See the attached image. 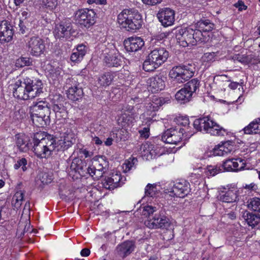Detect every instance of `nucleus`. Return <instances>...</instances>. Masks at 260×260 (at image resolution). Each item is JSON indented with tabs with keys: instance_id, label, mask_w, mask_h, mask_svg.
I'll list each match as a JSON object with an SVG mask.
<instances>
[{
	"instance_id": "obj_15",
	"label": "nucleus",
	"mask_w": 260,
	"mask_h": 260,
	"mask_svg": "<svg viewBox=\"0 0 260 260\" xmlns=\"http://www.w3.org/2000/svg\"><path fill=\"white\" fill-rule=\"evenodd\" d=\"M175 15L174 10L169 8H165L158 11L157 17L162 26L169 27L174 24Z\"/></svg>"
},
{
	"instance_id": "obj_35",
	"label": "nucleus",
	"mask_w": 260,
	"mask_h": 260,
	"mask_svg": "<svg viewBox=\"0 0 260 260\" xmlns=\"http://www.w3.org/2000/svg\"><path fill=\"white\" fill-rule=\"evenodd\" d=\"M228 159H226L223 160V164L221 166V169L219 168L218 169L216 166H208L207 168L206 174L208 176L213 177L222 171H227L228 169L225 167V165Z\"/></svg>"
},
{
	"instance_id": "obj_61",
	"label": "nucleus",
	"mask_w": 260,
	"mask_h": 260,
	"mask_svg": "<svg viewBox=\"0 0 260 260\" xmlns=\"http://www.w3.org/2000/svg\"><path fill=\"white\" fill-rule=\"evenodd\" d=\"M26 22H24L22 21V20H20V23L19 24L20 27V31L21 34H24L27 32L28 29L25 26V23Z\"/></svg>"
},
{
	"instance_id": "obj_26",
	"label": "nucleus",
	"mask_w": 260,
	"mask_h": 260,
	"mask_svg": "<svg viewBox=\"0 0 260 260\" xmlns=\"http://www.w3.org/2000/svg\"><path fill=\"white\" fill-rule=\"evenodd\" d=\"M196 29L202 32L203 34H207L212 31L215 27L214 24L209 20L202 19L197 22L196 24Z\"/></svg>"
},
{
	"instance_id": "obj_4",
	"label": "nucleus",
	"mask_w": 260,
	"mask_h": 260,
	"mask_svg": "<svg viewBox=\"0 0 260 260\" xmlns=\"http://www.w3.org/2000/svg\"><path fill=\"white\" fill-rule=\"evenodd\" d=\"M169 52L163 47H157L152 49L143 64V68L146 72H152L158 68L167 60Z\"/></svg>"
},
{
	"instance_id": "obj_47",
	"label": "nucleus",
	"mask_w": 260,
	"mask_h": 260,
	"mask_svg": "<svg viewBox=\"0 0 260 260\" xmlns=\"http://www.w3.org/2000/svg\"><path fill=\"white\" fill-rule=\"evenodd\" d=\"M51 107L52 109H55L56 107L63 106V98L59 94H56L53 96L51 99Z\"/></svg>"
},
{
	"instance_id": "obj_5",
	"label": "nucleus",
	"mask_w": 260,
	"mask_h": 260,
	"mask_svg": "<svg viewBox=\"0 0 260 260\" xmlns=\"http://www.w3.org/2000/svg\"><path fill=\"white\" fill-rule=\"evenodd\" d=\"M50 111L43 101L34 103L30 107V116L33 123L38 127H44L50 123Z\"/></svg>"
},
{
	"instance_id": "obj_38",
	"label": "nucleus",
	"mask_w": 260,
	"mask_h": 260,
	"mask_svg": "<svg viewBox=\"0 0 260 260\" xmlns=\"http://www.w3.org/2000/svg\"><path fill=\"white\" fill-rule=\"evenodd\" d=\"M227 141L221 142L213 149V153L215 156H224L228 153V147L226 146Z\"/></svg>"
},
{
	"instance_id": "obj_23",
	"label": "nucleus",
	"mask_w": 260,
	"mask_h": 260,
	"mask_svg": "<svg viewBox=\"0 0 260 260\" xmlns=\"http://www.w3.org/2000/svg\"><path fill=\"white\" fill-rule=\"evenodd\" d=\"M135 245L132 241H126L119 244L116 247L118 254L124 258L130 254L135 249Z\"/></svg>"
},
{
	"instance_id": "obj_10",
	"label": "nucleus",
	"mask_w": 260,
	"mask_h": 260,
	"mask_svg": "<svg viewBox=\"0 0 260 260\" xmlns=\"http://www.w3.org/2000/svg\"><path fill=\"white\" fill-rule=\"evenodd\" d=\"M95 15V12L91 9H81L75 13V20L80 25L89 27L94 23Z\"/></svg>"
},
{
	"instance_id": "obj_54",
	"label": "nucleus",
	"mask_w": 260,
	"mask_h": 260,
	"mask_svg": "<svg viewBox=\"0 0 260 260\" xmlns=\"http://www.w3.org/2000/svg\"><path fill=\"white\" fill-rule=\"evenodd\" d=\"M83 57L82 55H80L79 53H77L74 49L73 50V52L71 55L70 59L73 62L78 63L80 62Z\"/></svg>"
},
{
	"instance_id": "obj_7",
	"label": "nucleus",
	"mask_w": 260,
	"mask_h": 260,
	"mask_svg": "<svg viewBox=\"0 0 260 260\" xmlns=\"http://www.w3.org/2000/svg\"><path fill=\"white\" fill-rule=\"evenodd\" d=\"M194 72V64L188 63L173 67L169 72V76L173 82L183 83L191 78Z\"/></svg>"
},
{
	"instance_id": "obj_39",
	"label": "nucleus",
	"mask_w": 260,
	"mask_h": 260,
	"mask_svg": "<svg viewBox=\"0 0 260 260\" xmlns=\"http://www.w3.org/2000/svg\"><path fill=\"white\" fill-rule=\"evenodd\" d=\"M52 110L55 113L56 120H64L67 117L68 113L64 105L60 107L58 106Z\"/></svg>"
},
{
	"instance_id": "obj_36",
	"label": "nucleus",
	"mask_w": 260,
	"mask_h": 260,
	"mask_svg": "<svg viewBox=\"0 0 260 260\" xmlns=\"http://www.w3.org/2000/svg\"><path fill=\"white\" fill-rule=\"evenodd\" d=\"M115 73L108 72L106 73L99 78V82L101 85L107 86L111 84L115 77Z\"/></svg>"
},
{
	"instance_id": "obj_44",
	"label": "nucleus",
	"mask_w": 260,
	"mask_h": 260,
	"mask_svg": "<svg viewBox=\"0 0 260 260\" xmlns=\"http://www.w3.org/2000/svg\"><path fill=\"white\" fill-rule=\"evenodd\" d=\"M38 178L44 185L50 183L53 180V176L51 173H40L38 175Z\"/></svg>"
},
{
	"instance_id": "obj_13",
	"label": "nucleus",
	"mask_w": 260,
	"mask_h": 260,
	"mask_svg": "<svg viewBox=\"0 0 260 260\" xmlns=\"http://www.w3.org/2000/svg\"><path fill=\"white\" fill-rule=\"evenodd\" d=\"M187 132L183 128H171L167 129L161 136V140L166 143L177 144L183 138H185Z\"/></svg>"
},
{
	"instance_id": "obj_31",
	"label": "nucleus",
	"mask_w": 260,
	"mask_h": 260,
	"mask_svg": "<svg viewBox=\"0 0 260 260\" xmlns=\"http://www.w3.org/2000/svg\"><path fill=\"white\" fill-rule=\"evenodd\" d=\"M165 102V99L163 98L154 96L152 101L146 106V108L150 111H155L158 110V108L164 105Z\"/></svg>"
},
{
	"instance_id": "obj_49",
	"label": "nucleus",
	"mask_w": 260,
	"mask_h": 260,
	"mask_svg": "<svg viewBox=\"0 0 260 260\" xmlns=\"http://www.w3.org/2000/svg\"><path fill=\"white\" fill-rule=\"evenodd\" d=\"M157 191L156 184H148L145 189V193L146 196L152 197Z\"/></svg>"
},
{
	"instance_id": "obj_33",
	"label": "nucleus",
	"mask_w": 260,
	"mask_h": 260,
	"mask_svg": "<svg viewBox=\"0 0 260 260\" xmlns=\"http://www.w3.org/2000/svg\"><path fill=\"white\" fill-rule=\"evenodd\" d=\"M200 81L197 79H193L186 83L184 86L185 89L189 92L192 96L196 93V91L200 87Z\"/></svg>"
},
{
	"instance_id": "obj_3",
	"label": "nucleus",
	"mask_w": 260,
	"mask_h": 260,
	"mask_svg": "<svg viewBox=\"0 0 260 260\" xmlns=\"http://www.w3.org/2000/svg\"><path fill=\"white\" fill-rule=\"evenodd\" d=\"M33 143L35 154L42 158L49 157L56 148V141L50 135L41 138L40 135L36 134L33 139Z\"/></svg>"
},
{
	"instance_id": "obj_21",
	"label": "nucleus",
	"mask_w": 260,
	"mask_h": 260,
	"mask_svg": "<svg viewBox=\"0 0 260 260\" xmlns=\"http://www.w3.org/2000/svg\"><path fill=\"white\" fill-rule=\"evenodd\" d=\"M165 77L155 76L148 79L147 85L149 90L152 92H156L164 89L165 87Z\"/></svg>"
},
{
	"instance_id": "obj_34",
	"label": "nucleus",
	"mask_w": 260,
	"mask_h": 260,
	"mask_svg": "<svg viewBox=\"0 0 260 260\" xmlns=\"http://www.w3.org/2000/svg\"><path fill=\"white\" fill-rule=\"evenodd\" d=\"M74 139H69L68 137H65L63 139L58 140L56 143V151L67 149L74 144Z\"/></svg>"
},
{
	"instance_id": "obj_52",
	"label": "nucleus",
	"mask_w": 260,
	"mask_h": 260,
	"mask_svg": "<svg viewBox=\"0 0 260 260\" xmlns=\"http://www.w3.org/2000/svg\"><path fill=\"white\" fill-rule=\"evenodd\" d=\"M27 164V160L25 158H22L18 160L17 162L14 165V168L18 169L21 167L23 171H25L27 169L26 165Z\"/></svg>"
},
{
	"instance_id": "obj_37",
	"label": "nucleus",
	"mask_w": 260,
	"mask_h": 260,
	"mask_svg": "<svg viewBox=\"0 0 260 260\" xmlns=\"http://www.w3.org/2000/svg\"><path fill=\"white\" fill-rule=\"evenodd\" d=\"M192 96L184 87L179 90L175 94L176 99L183 103L189 102Z\"/></svg>"
},
{
	"instance_id": "obj_27",
	"label": "nucleus",
	"mask_w": 260,
	"mask_h": 260,
	"mask_svg": "<svg viewBox=\"0 0 260 260\" xmlns=\"http://www.w3.org/2000/svg\"><path fill=\"white\" fill-rule=\"evenodd\" d=\"M248 225L254 228L260 223V215L250 213L247 211L243 212L242 215Z\"/></svg>"
},
{
	"instance_id": "obj_9",
	"label": "nucleus",
	"mask_w": 260,
	"mask_h": 260,
	"mask_svg": "<svg viewBox=\"0 0 260 260\" xmlns=\"http://www.w3.org/2000/svg\"><path fill=\"white\" fill-rule=\"evenodd\" d=\"M25 44L27 51L32 56H40L45 51V42L39 36L29 37L25 41Z\"/></svg>"
},
{
	"instance_id": "obj_8",
	"label": "nucleus",
	"mask_w": 260,
	"mask_h": 260,
	"mask_svg": "<svg viewBox=\"0 0 260 260\" xmlns=\"http://www.w3.org/2000/svg\"><path fill=\"white\" fill-rule=\"evenodd\" d=\"M171 188L165 189L164 192L171 197L184 198L190 192V184L185 180L177 181L172 185L170 184Z\"/></svg>"
},
{
	"instance_id": "obj_59",
	"label": "nucleus",
	"mask_w": 260,
	"mask_h": 260,
	"mask_svg": "<svg viewBox=\"0 0 260 260\" xmlns=\"http://www.w3.org/2000/svg\"><path fill=\"white\" fill-rule=\"evenodd\" d=\"M234 6L238 8V10L240 11H242L243 10H245L247 8V7L245 5L244 2L242 1H239L237 3H235Z\"/></svg>"
},
{
	"instance_id": "obj_28",
	"label": "nucleus",
	"mask_w": 260,
	"mask_h": 260,
	"mask_svg": "<svg viewBox=\"0 0 260 260\" xmlns=\"http://www.w3.org/2000/svg\"><path fill=\"white\" fill-rule=\"evenodd\" d=\"M67 87L68 88V87ZM67 94L70 100L76 101L82 98L83 92L82 88L78 87L75 84L73 86L68 87Z\"/></svg>"
},
{
	"instance_id": "obj_14",
	"label": "nucleus",
	"mask_w": 260,
	"mask_h": 260,
	"mask_svg": "<svg viewBox=\"0 0 260 260\" xmlns=\"http://www.w3.org/2000/svg\"><path fill=\"white\" fill-rule=\"evenodd\" d=\"M108 166V162L103 159L94 160L92 165L87 168V171L94 179L99 180L107 171Z\"/></svg>"
},
{
	"instance_id": "obj_17",
	"label": "nucleus",
	"mask_w": 260,
	"mask_h": 260,
	"mask_svg": "<svg viewBox=\"0 0 260 260\" xmlns=\"http://www.w3.org/2000/svg\"><path fill=\"white\" fill-rule=\"evenodd\" d=\"M104 55V62L109 67H118L122 65L123 58L117 50L105 51Z\"/></svg>"
},
{
	"instance_id": "obj_40",
	"label": "nucleus",
	"mask_w": 260,
	"mask_h": 260,
	"mask_svg": "<svg viewBox=\"0 0 260 260\" xmlns=\"http://www.w3.org/2000/svg\"><path fill=\"white\" fill-rule=\"evenodd\" d=\"M24 192L22 190L17 191L13 197L12 205L16 208H20L22 204Z\"/></svg>"
},
{
	"instance_id": "obj_11",
	"label": "nucleus",
	"mask_w": 260,
	"mask_h": 260,
	"mask_svg": "<svg viewBox=\"0 0 260 260\" xmlns=\"http://www.w3.org/2000/svg\"><path fill=\"white\" fill-rule=\"evenodd\" d=\"M144 224L151 229L168 230L171 225L169 218L161 214H155L152 218H148L145 221Z\"/></svg>"
},
{
	"instance_id": "obj_19",
	"label": "nucleus",
	"mask_w": 260,
	"mask_h": 260,
	"mask_svg": "<svg viewBox=\"0 0 260 260\" xmlns=\"http://www.w3.org/2000/svg\"><path fill=\"white\" fill-rule=\"evenodd\" d=\"M124 45L128 52H137L144 45V41L140 37H131L124 41Z\"/></svg>"
},
{
	"instance_id": "obj_43",
	"label": "nucleus",
	"mask_w": 260,
	"mask_h": 260,
	"mask_svg": "<svg viewBox=\"0 0 260 260\" xmlns=\"http://www.w3.org/2000/svg\"><path fill=\"white\" fill-rule=\"evenodd\" d=\"M157 210V208L156 207L150 205L145 206L140 209V212L142 215L148 217V218H151L150 215Z\"/></svg>"
},
{
	"instance_id": "obj_12",
	"label": "nucleus",
	"mask_w": 260,
	"mask_h": 260,
	"mask_svg": "<svg viewBox=\"0 0 260 260\" xmlns=\"http://www.w3.org/2000/svg\"><path fill=\"white\" fill-rule=\"evenodd\" d=\"M121 112L117 119L118 125L124 127L132 125L137 116L134 107L127 104L125 105L121 109Z\"/></svg>"
},
{
	"instance_id": "obj_63",
	"label": "nucleus",
	"mask_w": 260,
	"mask_h": 260,
	"mask_svg": "<svg viewBox=\"0 0 260 260\" xmlns=\"http://www.w3.org/2000/svg\"><path fill=\"white\" fill-rule=\"evenodd\" d=\"M218 199L224 203H228V196L224 191H222L218 196Z\"/></svg>"
},
{
	"instance_id": "obj_55",
	"label": "nucleus",
	"mask_w": 260,
	"mask_h": 260,
	"mask_svg": "<svg viewBox=\"0 0 260 260\" xmlns=\"http://www.w3.org/2000/svg\"><path fill=\"white\" fill-rule=\"evenodd\" d=\"M74 50L83 57L87 52V47L84 44H82L78 45Z\"/></svg>"
},
{
	"instance_id": "obj_24",
	"label": "nucleus",
	"mask_w": 260,
	"mask_h": 260,
	"mask_svg": "<svg viewBox=\"0 0 260 260\" xmlns=\"http://www.w3.org/2000/svg\"><path fill=\"white\" fill-rule=\"evenodd\" d=\"M86 166L84 165V162L80 159L75 158L73 160L70 166L71 171L69 173L71 175H73L74 176L75 174H78L80 176H83L85 170H87Z\"/></svg>"
},
{
	"instance_id": "obj_16",
	"label": "nucleus",
	"mask_w": 260,
	"mask_h": 260,
	"mask_svg": "<svg viewBox=\"0 0 260 260\" xmlns=\"http://www.w3.org/2000/svg\"><path fill=\"white\" fill-rule=\"evenodd\" d=\"M209 40V36L207 34H203L197 29L189 27V35L185 41L187 47L194 46L197 43H205Z\"/></svg>"
},
{
	"instance_id": "obj_25",
	"label": "nucleus",
	"mask_w": 260,
	"mask_h": 260,
	"mask_svg": "<svg viewBox=\"0 0 260 260\" xmlns=\"http://www.w3.org/2000/svg\"><path fill=\"white\" fill-rule=\"evenodd\" d=\"M29 139L24 134H17L15 136L16 145L20 151L27 152L29 149Z\"/></svg>"
},
{
	"instance_id": "obj_60",
	"label": "nucleus",
	"mask_w": 260,
	"mask_h": 260,
	"mask_svg": "<svg viewBox=\"0 0 260 260\" xmlns=\"http://www.w3.org/2000/svg\"><path fill=\"white\" fill-rule=\"evenodd\" d=\"M146 5L154 6L161 2L162 0H141Z\"/></svg>"
},
{
	"instance_id": "obj_45",
	"label": "nucleus",
	"mask_w": 260,
	"mask_h": 260,
	"mask_svg": "<svg viewBox=\"0 0 260 260\" xmlns=\"http://www.w3.org/2000/svg\"><path fill=\"white\" fill-rule=\"evenodd\" d=\"M247 206L249 209L260 212V199L258 198L251 199Z\"/></svg>"
},
{
	"instance_id": "obj_29",
	"label": "nucleus",
	"mask_w": 260,
	"mask_h": 260,
	"mask_svg": "<svg viewBox=\"0 0 260 260\" xmlns=\"http://www.w3.org/2000/svg\"><path fill=\"white\" fill-rule=\"evenodd\" d=\"M189 35V27L180 28L176 33V38L180 46L183 47H187L185 41Z\"/></svg>"
},
{
	"instance_id": "obj_18",
	"label": "nucleus",
	"mask_w": 260,
	"mask_h": 260,
	"mask_svg": "<svg viewBox=\"0 0 260 260\" xmlns=\"http://www.w3.org/2000/svg\"><path fill=\"white\" fill-rule=\"evenodd\" d=\"M14 35L13 26L7 20L0 21V43L10 42Z\"/></svg>"
},
{
	"instance_id": "obj_30",
	"label": "nucleus",
	"mask_w": 260,
	"mask_h": 260,
	"mask_svg": "<svg viewBox=\"0 0 260 260\" xmlns=\"http://www.w3.org/2000/svg\"><path fill=\"white\" fill-rule=\"evenodd\" d=\"M244 167V163L241 158H229V172H237Z\"/></svg>"
},
{
	"instance_id": "obj_41",
	"label": "nucleus",
	"mask_w": 260,
	"mask_h": 260,
	"mask_svg": "<svg viewBox=\"0 0 260 260\" xmlns=\"http://www.w3.org/2000/svg\"><path fill=\"white\" fill-rule=\"evenodd\" d=\"M244 63L249 64L250 65H257L260 63V57L259 55L256 54H250L244 56Z\"/></svg>"
},
{
	"instance_id": "obj_48",
	"label": "nucleus",
	"mask_w": 260,
	"mask_h": 260,
	"mask_svg": "<svg viewBox=\"0 0 260 260\" xmlns=\"http://www.w3.org/2000/svg\"><path fill=\"white\" fill-rule=\"evenodd\" d=\"M203 62L209 63V65L216 59V53L208 52L204 53L201 58Z\"/></svg>"
},
{
	"instance_id": "obj_2",
	"label": "nucleus",
	"mask_w": 260,
	"mask_h": 260,
	"mask_svg": "<svg viewBox=\"0 0 260 260\" xmlns=\"http://www.w3.org/2000/svg\"><path fill=\"white\" fill-rule=\"evenodd\" d=\"M117 23L121 28L127 31H135L142 24L141 14L133 9H124L117 16Z\"/></svg>"
},
{
	"instance_id": "obj_57",
	"label": "nucleus",
	"mask_w": 260,
	"mask_h": 260,
	"mask_svg": "<svg viewBox=\"0 0 260 260\" xmlns=\"http://www.w3.org/2000/svg\"><path fill=\"white\" fill-rule=\"evenodd\" d=\"M149 127H145L139 131L141 137L147 139L149 136Z\"/></svg>"
},
{
	"instance_id": "obj_46",
	"label": "nucleus",
	"mask_w": 260,
	"mask_h": 260,
	"mask_svg": "<svg viewBox=\"0 0 260 260\" xmlns=\"http://www.w3.org/2000/svg\"><path fill=\"white\" fill-rule=\"evenodd\" d=\"M137 161L135 158H129L125 161L122 166L124 172L126 173L135 167V164Z\"/></svg>"
},
{
	"instance_id": "obj_53",
	"label": "nucleus",
	"mask_w": 260,
	"mask_h": 260,
	"mask_svg": "<svg viewBox=\"0 0 260 260\" xmlns=\"http://www.w3.org/2000/svg\"><path fill=\"white\" fill-rule=\"evenodd\" d=\"M229 203H235L238 199L237 190L236 189L233 190L229 189Z\"/></svg>"
},
{
	"instance_id": "obj_22",
	"label": "nucleus",
	"mask_w": 260,
	"mask_h": 260,
	"mask_svg": "<svg viewBox=\"0 0 260 260\" xmlns=\"http://www.w3.org/2000/svg\"><path fill=\"white\" fill-rule=\"evenodd\" d=\"M122 183L121 174L117 173L112 174L110 177L105 178L103 182V185L105 188L111 190L120 186Z\"/></svg>"
},
{
	"instance_id": "obj_56",
	"label": "nucleus",
	"mask_w": 260,
	"mask_h": 260,
	"mask_svg": "<svg viewBox=\"0 0 260 260\" xmlns=\"http://www.w3.org/2000/svg\"><path fill=\"white\" fill-rule=\"evenodd\" d=\"M18 61L21 62V66H29L32 64V60L29 57H21Z\"/></svg>"
},
{
	"instance_id": "obj_50",
	"label": "nucleus",
	"mask_w": 260,
	"mask_h": 260,
	"mask_svg": "<svg viewBox=\"0 0 260 260\" xmlns=\"http://www.w3.org/2000/svg\"><path fill=\"white\" fill-rule=\"evenodd\" d=\"M116 137L117 141H125L128 138V133L125 129H120L116 132Z\"/></svg>"
},
{
	"instance_id": "obj_1",
	"label": "nucleus",
	"mask_w": 260,
	"mask_h": 260,
	"mask_svg": "<svg viewBox=\"0 0 260 260\" xmlns=\"http://www.w3.org/2000/svg\"><path fill=\"white\" fill-rule=\"evenodd\" d=\"M13 95L16 98L27 100L39 96L43 93V84L40 79H23L17 80L10 85Z\"/></svg>"
},
{
	"instance_id": "obj_20",
	"label": "nucleus",
	"mask_w": 260,
	"mask_h": 260,
	"mask_svg": "<svg viewBox=\"0 0 260 260\" xmlns=\"http://www.w3.org/2000/svg\"><path fill=\"white\" fill-rule=\"evenodd\" d=\"M72 24L71 23H61L55 25L54 34L56 38H69L71 34Z\"/></svg>"
},
{
	"instance_id": "obj_62",
	"label": "nucleus",
	"mask_w": 260,
	"mask_h": 260,
	"mask_svg": "<svg viewBox=\"0 0 260 260\" xmlns=\"http://www.w3.org/2000/svg\"><path fill=\"white\" fill-rule=\"evenodd\" d=\"M232 207H233V210H235L234 211H231L230 213H229V216H230V217L232 219H235L236 217V215H237V212H236V208H237V206H236V204H234L233 206H232Z\"/></svg>"
},
{
	"instance_id": "obj_58",
	"label": "nucleus",
	"mask_w": 260,
	"mask_h": 260,
	"mask_svg": "<svg viewBox=\"0 0 260 260\" xmlns=\"http://www.w3.org/2000/svg\"><path fill=\"white\" fill-rule=\"evenodd\" d=\"M91 142L96 145H101L103 144V141L94 134H91Z\"/></svg>"
},
{
	"instance_id": "obj_32",
	"label": "nucleus",
	"mask_w": 260,
	"mask_h": 260,
	"mask_svg": "<svg viewBox=\"0 0 260 260\" xmlns=\"http://www.w3.org/2000/svg\"><path fill=\"white\" fill-rule=\"evenodd\" d=\"M246 134H256L260 133V119L253 121L243 129Z\"/></svg>"
},
{
	"instance_id": "obj_64",
	"label": "nucleus",
	"mask_w": 260,
	"mask_h": 260,
	"mask_svg": "<svg viewBox=\"0 0 260 260\" xmlns=\"http://www.w3.org/2000/svg\"><path fill=\"white\" fill-rule=\"evenodd\" d=\"M169 35V33L168 32H161L158 35L156 36V40H162L164 38H167Z\"/></svg>"
},
{
	"instance_id": "obj_6",
	"label": "nucleus",
	"mask_w": 260,
	"mask_h": 260,
	"mask_svg": "<svg viewBox=\"0 0 260 260\" xmlns=\"http://www.w3.org/2000/svg\"><path fill=\"white\" fill-rule=\"evenodd\" d=\"M194 128L198 131H204L212 136H223L226 130L213 121L209 117L196 119L193 123Z\"/></svg>"
},
{
	"instance_id": "obj_42",
	"label": "nucleus",
	"mask_w": 260,
	"mask_h": 260,
	"mask_svg": "<svg viewBox=\"0 0 260 260\" xmlns=\"http://www.w3.org/2000/svg\"><path fill=\"white\" fill-rule=\"evenodd\" d=\"M57 0H42L41 4L42 8L47 10L53 11L57 7Z\"/></svg>"
},
{
	"instance_id": "obj_51",
	"label": "nucleus",
	"mask_w": 260,
	"mask_h": 260,
	"mask_svg": "<svg viewBox=\"0 0 260 260\" xmlns=\"http://www.w3.org/2000/svg\"><path fill=\"white\" fill-rule=\"evenodd\" d=\"M182 120L181 122L179 121V124L184 127V128H183L184 129L186 132L187 133L185 135V139L189 138L191 136L193 135V134H191L189 132V131L188 130L189 127L188 125L189 124V121L188 118L185 117L184 118H182L181 119Z\"/></svg>"
}]
</instances>
